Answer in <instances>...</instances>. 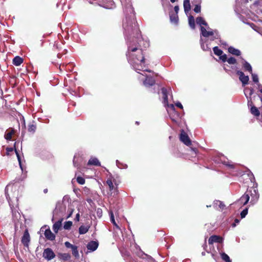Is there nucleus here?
<instances>
[{
	"instance_id": "34",
	"label": "nucleus",
	"mask_w": 262,
	"mask_h": 262,
	"mask_svg": "<svg viewBox=\"0 0 262 262\" xmlns=\"http://www.w3.org/2000/svg\"><path fill=\"white\" fill-rule=\"evenodd\" d=\"M226 61H227L228 63L230 64H234L236 63V60L234 57H231L229 58H227V60Z\"/></svg>"
},
{
	"instance_id": "23",
	"label": "nucleus",
	"mask_w": 262,
	"mask_h": 262,
	"mask_svg": "<svg viewBox=\"0 0 262 262\" xmlns=\"http://www.w3.org/2000/svg\"><path fill=\"white\" fill-rule=\"evenodd\" d=\"M161 91H162V93L163 94V99H164V101H163L164 103V104L168 103V96H167V90L165 88H162Z\"/></svg>"
},
{
	"instance_id": "20",
	"label": "nucleus",
	"mask_w": 262,
	"mask_h": 262,
	"mask_svg": "<svg viewBox=\"0 0 262 262\" xmlns=\"http://www.w3.org/2000/svg\"><path fill=\"white\" fill-rule=\"evenodd\" d=\"M183 6L185 13L187 14L191 9L189 0H184Z\"/></svg>"
},
{
	"instance_id": "15",
	"label": "nucleus",
	"mask_w": 262,
	"mask_h": 262,
	"mask_svg": "<svg viewBox=\"0 0 262 262\" xmlns=\"http://www.w3.org/2000/svg\"><path fill=\"white\" fill-rule=\"evenodd\" d=\"M98 246V243L95 241H91L87 245V248L92 251H94L97 249Z\"/></svg>"
},
{
	"instance_id": "48",
	"label": "nucleus",
	"mask_w": 262,
	"mask_h": 262,
	"mask_svg": "<svg viewBox=\"0 0 262 262\" xmlns=\"http://www.w3.org/2000/svg\"><path fill=\"white\" fill-rule=\"evenodd\" d=\"M6 150L8 152H11L13 151V148L10 147V148H7Z\"/></svg>"
},
{
	"instance_id": "8",
	"label": "nucleus",
	"mask_w": 262,
	"mask_h": 262,
	"mask_svg": "<svg viewBox=\"0 0 262 262\" xmlns=\"http://www.w3.org/2000/svg\"><path fill=\"white\" fill-rule=\"evenodd\" d=\"M106 184L108 186L110 192L108 194L111 195H115L117 194L116 188L114 187L111 179H108L106 181Z\"/></svg>"
},
{
	"instance_id": "1",
	"label": "nucleus",
	"mask_w": 262,
	"mask_h": 262,
	"mask_svg": "<svg viewBox=\"0 0 262 262\" xmlns=\"http://www.w3.org/2000/svg\"><path fill=\"white\" fill-rule=\"evenodd\" d=\"M123 27L125 30V35L129 34L130 32L136 33L137 34V41L133 39L132 41H128V49L126 53V56L130 64L134 67L135 70L144 71L143 70L145 63L144 57L143 54V51L141 48V42L143 41L141 38H139L140 31L135 21H127L126 25L124 23Z\"/></svg>"
},
{
	"instance_id": "50",
	"label": "nucleus",
	"mask_w": 262,
	"mask_h": 262,
	"mask_svg": "<svg viewBox=\"0 0 262 262\" xmlns=\"http://www.w3.org/2000/svg\"><path fill=\"white\" fill-rule=\"evenodd\" d=\"M168 106L170 107V108H171L172 109H173L174 108V105L172 104L168 105Z\"/></svg>"
},
{
	"instance_id": "49",
	"label": "nucleus",
	"mask_w": 262,
	"mask_h": 262,
	"mask_svg": "<svg viewBox=\"0 0 262 262\" xmlns=\"http://www.w3.org/2000/svg\"><path fill=\"white\" fill-rule=\"evenodd\" d=\"M72 213H73V210H72L71 211L70 213H69V214L68 215L67 218L70 217L71 216V215H72Z\"/></svg>"
},
{
	"instance_id": "35",
	"label": "nucleus",
	"mask_w": 262,
	"mask_h": 262,
	"mask_svg": "<svg viewBox=\"0 0 262 262\" xmlns=\"http://www.w3.org/2000/svg\"><path fill=\"white\" fill-rule=\"evenodd\" d=\"M110 216H111V222L113 224V225L114 226H115V227L117 228H119V226H118V225L116 224V223L115 222L113 213L112 211L110 212Z\"/></svg>"
},
{
	"instance_id": "58",
	"label": "nucleus",
	"mask_w": 262,
	"mask_h": 262,
	"mask_svg": "<svg viewBox=\"0 0 262 262\" xmlns=\"http://www.w3.org/2000/svg\"><path fill=\"white\" fill-rule=\"evenodd\" d=\"M202 255H205V252H203L202 253Z\"/></svg>"
},
{
	"instance_id": "59",
	"label": "nucleus",
	"mask_w": 262,
	"mask_h": 262,
	"mask_svg": "<svg viewBox=\"0 0 262 262\" xmlns=\"http://www.w3.org/2000/svg\"><path fill=\"white\" fill-rule=\"evenodd\" d=\"M235 226H236L235 224H233V227H235Z\"/></svg>"
},
{
	"instance_id": "60",
	"label": "nucleus",
	"mask_w": 262,
	"mask_h": 262,
	"mask_svg": "<svg viewBox=\"0 0 262 262\" xmlns=\"http://www.w3.org/2000/svg\"><path fill=\"white\" fill-rule=\"evenodd\" d=\"M145 71H148V72H151L150 70H146Z\"/></svg>"
},
{
	"instance_id": "7",
	"label": "nucleus",
	"mask_w": 262,
	"mask_h": 262,
	"mask_svg": "<svg viewBox=\"0 0 262 262\" xmlns=\"http://www.w3.org/2000/svg\"><path fill=\"white\" fill-rule=\"evenodd\" d=\"M180 139V140L185 145L187 146L191 145V140H190L187 134L184 130L181 132Z\"/></svg>"
},
{
	"instance_id": "19",
	"label": "nucleus",
	"mask_w": 262,
	"mask_h": 262,
	"mask_svg": "<svg viewBox=\"0 0 262 262\" xmlns=\"http://www.w3.org/2000/svg\"><path fill=\"white\" fill-rule=\"evenodd\" d=\"M89 165L100 166V163L96 158H91L88 161Z\"/></svg>"
},
{
	"instance_id": "9",
	"label": "nucleus",
	"mask_w": 262,
	"mask_h": 262,
	"mask_svg": "<svg viewBox=\"0 0 262 262\" xmlns=\"http://www.w3.org/2000/svg\"><path fill=\"white\" fill-rule=\"evenodd\" d=\"M142 75L146 77L145 80L143 81L144 85L146 86H150L153 85L155 83V79L151 76H148L144 74H142Z\"/></svg>"
},
{
	"instance_id": "39",
	"label": "nucleus",
	"mask_w": 262,
	"mask_h": 262,
	"mask_svg": "<svg viewBox=\"0 0 262 262\" xmlns=\"http://www.w3.org/2000/svg\"><path fill=\"white\" fill-rule=\"evenodd\" d=\"M248 208H246L241 213V216L242 219L244 218L248 213Z\"/></svg>"
},
{
	"instance_id": "12",
	"label": "nucleus",
	"mask_w": 262,
	"mask_h": 262,
	"mask_svg": "<svg viewBox=\"0 0 262 262\" xmlns=\"http://www.w3.org/2000/svg\"><path fill=\"white\" fill-rule=\"evenodd\" d=\"M223 242V239L219 236L212 235L208 239V243L209 245H211L214 243H221Z\"/></svg>"
},
{
	"instance_id": "53",
	"label": "nucleus",
	"mask_w": 262,
	"mask_h": 262,
	"mask_svg": "<svg viewBox=\"0 0 262 262\" xmlns=\"http://www.w3.org/2000/svg\"><path fill=\"white\" fill-rule=\"evenodd\" d=\"M43 192H44V193H47L48 192V189H45L43 190Z\"/></svg>"
},
{
	"instance_id": "22",
	"label": "nucleus",
	"mask_w": 262,
	"mask_h": 262,
	"mask_svg": "<svg viewBox=\"0 0 262 262\" xmlns=\"http://www.w3.org/2000/svg\"><path fill=\"white\" fill-rule=\"evenodd\" d=\"M23 62V59L19 56H16L13 59V63L16 66H20Z\"/></svg>"
},
{
	"instance_id": "33",
	"label": "nucleus",
	"mask_w": 262,
	"mask_h": 262,
	"mask_svg": "<svg viewBox=\"0 0 262 262\" xmlns=\"http://www.w3.org/2000/svg\"><path fill=\"white\" fill-rule=\"evenodd\" d=\"M251 27L257 32L261 34V29L260 27H258L256 26V25L254 24H251Z\"/></svg>"
},
{
	"instance_id": "17",
	"label": "nucleus",
	"mask_w": 262,
	"mask_h": 262,
	"mask_svg": "<svg viewBox=\"0 0 262 262\" xmlns=\"http://www.w3.org/2000/svg\"><path fill=\"white\" fill-rule=\"evenodd\" d=\"M45 237L50 241H53L55 239V235L51 232L50 229L46 230L45 232Z\"/></svg>"
},
{
	"instance_id": "62",
	"label": "nucleus",
	"mask_w": 262,
	"mask_h": 262,
	"mask_svg": "<svg viewBox=\"0 0 262 262\" xmlns=\"http://www.w3.org/2000/svg\"><path fill=\"white\" fill-rule=\"evenodd\" d=\"M257 2H255V3H254V5H256V4H257Z\"/></svg>"
},
{
	"instance_id": "24",
	"label": "nucleus",
	"mask_w": 262,
	"mask_h": 262,
	"mask_svg": "<svg viewBox=\"0 0 262 262\" xmlns=\"http://www.w3.org/2000/svg\"><path fill=\"white\" fill-rule=\"evenodd\" d=\"M58 257L63 260H68L71 258V255L69 253H59Z\"/></svg>"
},
{
	"instance_id": "27",
	"label": "nucleus",
	"mask_w": 262,
	"mask_h": 262,
	"mask_svg": "<svg viewBox=\"0 0 262 262\" xmlns=\"http://www.w3.org/2000/svg\"><path fill=\"white\" fill-rule=\"evenodd\" d=\"M88 228L84 226H81L79 228V232L80 234L86 233L88 231Z\"/></svg>"
},
{
	"instance_id": "29",
	"label": "nucleus",
	"mask_w": 262,
	"mask_h": 262,
	"mask_svg": "<svg viewBox=\"0 0 262 262\" xmlns=\"http://www.w3.org/2000/svg\"><path fill=\"white\" fill-rule=\"evenodd\" d=\"M170 21L173 23H177L178 21V16L177 14H171L170 15Z\"/></svg>"
},
{
	"instance_id": "2",
	"label": "nucleus",
	"mask_w": 262,
	"mask_h": 262,
	"mask_svg": "<svg viewBox=\"0 0 262 262\" xmlns=\"http://www.w3.org/2000/svg\"><path fill=\"white\" fill-rule=\"evenodd\" d=\"M201 31L202 35L204 37H208L209 36H212V38H211V40H212L218 39L220 37V35L216 30L207 31L204 27L201 26Z\"/></svg>"
},
{
	"instance_id": "51",
	"label": "nucleus",
	"mask_w": 262,
	"mask_h": 262,
	"mask_svg": "<svg viewBox=\"0 0 262 262\" xmlns=\"http://www.w3.org/2000/svg\"><path fill=\"white\" fill-rule=\"evenodd\" d=\"M129 11H130V12L133 11V8L131 7V6H129Z\"/></svg>"
},
{
	"instance_id": "18",
	"label": "nucleus",
	"mask_w": 262,
	"mask_h": 262,
	"mask_svg": "<svg viewBox=\"0 0 262 262\" xmlns=\"http://www.w3.org/2000/svg\"><path fill=\"white\" fill-rule=\"evenodd\" d=\"M62 220L63 219H61L54 224L53 226V230L55 233H57L59 229L61 227Z\"/></svg>"
},
{
	"instance_id": "26",
	"label": "nucleus",
	"mask_w": 262,
	"mask_h": 262,
	"mask_svg": "<svg viewBox=\"0 0 262 262\" xmlns=\"http://www.w3.org/2000/svg\"><path fill=\"white\" fill-rule=\"evenodd\" d=\"M188 22H189V25L190 27L193 29H194L195 28V21H194L193 16H192V15H190L188 17Z\"/></svg>"
},
{
	"instance_id": "47",
	"label": "nucleus",
	"mask_w": 262,
	"mask_h": 262,
	"mask_svg": "<svg viewBox=\"0 0 262 262\" xmlns=\"http://www.w3.org/2000/svg\"><path fill=\"white\" fill-rule=\"evenodd\" d=\"M79 217H80L79 214L77 213L76 214V215L75 220L76 221H79Z\"/></svg>"
},
{
	"instance_id": "40",
	"label": "nucleus",
	"mask_w": 262,
	"mask_h": 262,
	"mask_svg": "<svg viewBox=\"0 0 262 262\" xmlns=\"http://www.w3.org/2000/svg\"><path fill=\"white\" fill-rule=\"evenodd\" d=\"M252 78L253 80V81L255 83H258V76L256 74H253L252 73Z\"/></svg>"
},
{
	"instance_id": "5",
	"label": "nucleus",
	"mask_w": 262,
	"mask_h": 262,
	"mask_svg": "<svg viewBox=\"0 0 262 262\" xmlns=\"http://www.w3.org/2000/svg\"><path fill=\"white\" fill-rule=\"evenodd\" d=\"M43 257L48 260H50L55 257V254L51 248H48L44 250Z\"/></svg>"
},
{
	"instance_id": "3",
	"label": "nucleus",
	"mask_w": 262,
	"mask_h": 262,
	"mask_svg": "<svg viewBox=\"0 0 262 262\" xmlns=\"http://www.w3.org/2000/svg\"><path fill=\"white\" fill-rule=\"evenodd\" d=\"M245 193L248 194L249 200L250 198H251L250 203H254L259 198L257 189L254 187H250L248 188Z\"/></svg>"
},
{
	"instance_id": "61",
	"label": "nucleus",
	"mask_w": 262,
	"mask_h": 262,
	"mask_svg": "<svg viewBox=\"0 0 262 262\" xmlns=\"http://www.w3.org/2000/svg\"><path fill=\"white\" fill-rule=\"evenodd\" d=\"M136 123L137 124H139V122H138V121H137V122H136Z\"/></svg>"
},
{
	"instance_id": "43",
	"label": "nucleus",
	"mask_w": 262,
	"mask_h": 262,
	"mask_svg": "<svg viewBox=\"0 0 262 262\" xmlns=\"http://www.w3.org/2000/svg\"><path fill=\"white\" fill-rule=\"evenodd\" d=\"M64 245L67 248H71V249L75 247V245L71 244L69 242H65Z\"/></svg>"
},
{
	"instance_id": "54",
	"label": "nucleus",
	"mask_w": 262,
	"mask_h": 262,
	"mask_svg": "<svg viewBox=\"0 0 262 262\" xmlns=\"http://www.w3.org/2000/svg\"><path fill=\"white\" fill-rule=\"evenodd\" d=\"M235 222L236 223H239V220H237V219H235Z\"/></svg>"
},
{
	"instance_id": "45",
	"label": "nucleus",
	"mask_w": 262,
	"mask_h": 262,
	"mask_svg": "<svg viewBox=\"0 0 262 262\" xmlns=\"http://www.w3.org/2000/svg\"><path fill=\"white\" fill-rule=\"evenodd\" d=\"M176 105L180 108H182V109L183 108V106H182V104L179 102H177L176 103Z\"/></svg>"
},
{
	"instance_id": "41",
	"label": "nucleus",
	"mask_w": 262,
	"mask_h": 262,
	"mask_svg": "<svg viewBox=\"0 0 262 262\" xmlns=\"http://www.w3.org/2000/svg\"><path fill=\"white\" fill-rule=\"evenodd\" d=\"M15 153H16V156L17 158V160L19 162V166H20V168L23 170L21 163V160H20V155H19L18 151L16 150V149H15Z\"/></svg>"
},
{
	"instance_id": "57",
	"label": "nucleus",
	"mask_w": 262,
	"mask_h": 262,
	"mask_svg": "<svg viewBox=\"0 0 262 262\" xmlns=\"http://www.w3.org/2000/svg\"><path fill=\"white\" fill-rule=\"evenodd\" d=\"M259 97L260 101L262 102V97L259 96Z\"/></svg>"
},
{
	"instance_id": "16",
	"label": "nucleus",
	"mask_w": 262,
	"mask_h": 262,
	"mask_svg": "<svg viewBox=\"0 0 262 262\" xmlns=\"http://www.w3.org/2000/svg\"><path fill=\"white\" fill-rule=\"evenodd\" d=\"M251 104L252 102H251V104L249 103V102H248V105L251 106L250 112L251 114L255 117H258L260 115L258 109L255 106L252 105Z\"/></svg>"
},
{
	"instance_id": "21",
	"label": "nucleus",
	"mask_w": 262,
	"mask_h": 262,
	"mask_svg": "<svg viewBox=\"0 0 262 262\" xmlns=\"http://www.w3.org/2000/svg\"><path fill=\"white\" fill-rule=\"evenodd\" d=\"M228 51L230 53L236 56H239L241 53L239 50L236 49L233 47H229Z\"/></svg>"
},
{
	"instance_id": "63",
	"label": "nucleus",
	"mask_w": 262,
	"mask_h": 262,
	"mask_svg": "<svg viewBox=\"0 0 262 262\" xmlns=\"http://www.w3.org/2000/svg\"><path fill=\"white\" fill-rule=\"evenodd\" d=\"M147 45L148 46V43L147 42H146Z\"/></svg>"
},
{
	"instance_id": "42",
	"label": "nucleus",
	"mask_w": 262,
	"mask_h": 262,
	"mask_svg": "<svg viewBox=\"0 0 262 262\" xmlns=\"http://www.w3.org/2000/svg\"><path fill=\"white\" fill-rule=\"evenodd\" d=\"M12 132H10L5 135V139L7 140H10L12 138Z\"/></svg>"
},
{
	"instance_id": "32",
	"label": "nucleus",
	"mask_w": 262,
	"mask_h": 262,
	"mask_svg": "<svg viewBox=\"0 0 262 262\" xmlns=\"http://www.w3.org/2000/svg\"><path fill=\"white\" fill-rule=\"evenodd\" d=\"M72 254L75 257H78L79 255L77 250V247L75 246V247L72 249Z\"/></svg>"
},
{
	"instance_id": "38",
	"label": "nucleus",
	"mask_w": 262,
	"mask_h": 262,
	"mask_svg": "<svg viewBox=\"0 0 262 262\" xmlns=\"http://www.w3.org/2000/svg\"><path fill=\"white\" fill-rule=\"evenodd\" d=\"M77 182L81 184V185H83L85 183V180L84 178H83L82 177H78L77 178Z\"/></svg>"
},
{
	"instance_id": "36",
	"label": "nucleus",
	"mask_w": 262,
	"mask_h": 262,
	"mask_svg": "<svg viewBox=\"0 0 262 262\" xmlns=\"http://www.w3.org/2000/svg\"><path fill=\"white\" fill-rule=\"evenodd\" d=\"M36 127L33 124H30L28 126V131L30 132L34 133L36 130Z\"/></svg>"
},
{
	"instance_id": "4",
	"label": "nucleus",
	"mask_w": 262,
	"mask_h": 262,
	"mask_svg": "<svg viewBox=\"0 0 262 262\" xmlns=\"http://www.w3.org/2000/svg\"><path fill=\"white\" fill-rule=\"evenodd\" d=\"M236 73L239 76V80L241 81L243 86H245L248 84L249 81V76L245 75L244 72L240 70H237Z\"/></svg>"
},
{
	"instance_id": "52",
	"label": "nucleus",
	"mask_w": 262,
	"mask_h": 262,
	"mask_svg": "<svg viewBox=\"0 0 262 262\" xmlns=\"http://www.w3.org/2000/svg\"><path fill=\"white\" fill-rule=\"evenodd\" d=\"M253 90H251L250 92V95H251L253 94Z\"/></svg>"
},
{
	"instance_id": "25",
	"label": "nucleus",
	"mask_w": 262,
	"mask_h": 262,
	"mask_svg": "<svg viewBox=\"0 0 262 262\" xmlns=\"http://www.w3.org/2000/svg\"><path fill=\"white\" fill-rule=\"evenodd\" d=\"M196 24L200 25H203L205 26H207L208 24L205 21V20L203 19L202 17H198L196 19Z\"/></svg>"
},
{
	"instance_id": "55",
	"label": "nucleus",
	"mask_w": 262,
	"mask_h": 262,
	"mask_svg": "<svg viewBox=\"0 0 262 262\" xmlns=\"http://www.w3.org/2000/svg\"><path fill=\"white\" fill-rule=\"evenodd\" d=\"M177 0H170L171 2V3H174L176 1H177Z\"/></svg>"
},
{
	"instance_id": "14",
	"label": "nucleus",
	"mask_w": 262,
	"mask_h": 262,
	"mask_svg": "<svg viewBox=\"0 0 262 262\" xmlns=\"http://www.w3.org/2000/svg\"><path fill=\"white\" fill-rule=\"evenodd\" d=\"M242 64L244 70L247 71L250 73L252 74V68L249 63H248L244 59L242 58Z\"/></svg>"
},
{
	"instance_id": "30",
	"label": "nucleus",
	"mask_w": 262,
	"mask_h": 262,
	"mask_svg": "<svg viewBox=\"0 0 262 262\" xmlns=\"http://www.w3.org/2000/svg\"><path fill=\"white\" fill-rule=\"evenodd\" d=\"M72 222L71 221L66 222L64 224L63 228L66 230H69L72 226Z\"/></svg>"
},
{
	"instance_id": "13",
	"label": "nucleus",
	"mask_w": 262,
	"mask_h": 262,
	"mask_svg": "<svg viewBox=\"0 0 262 262\" xmlns=\"http://www.w3.org/2000/svg\"><path fill=\"white\" fill-rule=\"evenodd\" d=\"M249 196L248 194L245 193L240 198V199L237 201V203L239 205H245L249 202Z\"/></svg>"
},
{
	"instance_id": "31",
	"label": "nucleus",
	"mask_w": 262,
	"mask_h": 262,
	"mask_svg": "<svg viewBox=\"0 0 262 262\" xmlns=\"http://www.w3.org/2000/svg\"><path fill=\"white\" fill-rule=\"evenodd\" d=\"M221 257L226 262H231L230 257L227 254H226L225 253H222L221 254Z\"/></svg>"
},
{
	"instance_id": "11",
	"label": "nucleus",
	"mask_w": 262,
	"mask_h": 262,
	"mask_svg": "<svg viewBox=\"0 0 262 262\" xmlns=\"http://www.w3.org/2000/svg\"><path fill=\"white\" fill-rule=\"evenodd\" d=\"M30 241V235L27 230H26L22 237L21 242L25 247H28Z\"/></svg>"
},
{
	"instance_id": "44",
	"label": "nucleus",
	"mask_w": 262,
	"mask_h": 262,
	"mask_svg": "<svg viewBox=\"0 0 262 262\" xmlns=\"http://www.w3.org/2000/svg\"><path fill=\"white\" fill-rule=\"evenodd\" d=\"M76 156H74V159H73V164L75 167H78V165L76 163Z\"/></svg>"
},
{
	"instance_id": "6",
	"label": "nucleus",
	"mask_w": 262,
	"mask_h": 262,
	"mask_svg": "<svg viewBox=\"0 0 262 262\" xmlns=\"http://www.w3.org/2000/svg\"><path fill=\"white\" fill-rule=\"evenodd\" d=\"M214 53L220 57V59L223 61L225 62L227 60V55L226 54H223V52L222 50L220 49L217 47H215L213 48Z\"/></svg>"
},
{
	"instance_id": "37",
	"label": "nucleus",
	"mask_w": 262,
	"mask_h": 262,
	"mask_svg": "<svg viewBox=\"0 0 262 262\" xmlns=\"http://www.w3.org/2000/svg\"><path fill=\"white\" fill-rule=\"evenodd\" d=\"M214 204L218 205L219 207L222 210L223 209L225 206V205L220 201H216Z\"/></svg>"
},
{
	"instance_id": "28",
	"label": "nucleus",
	"mask_w": 262,
	"mask_h": 262,
	"mask_svg": "<svg viewBox=\"0 0 262 262\" xmlns=\"http://www.w3.org/2000/svg\"><path fill=\"white\" fill-rule=\"evenodd\" d=\"M201 0H199L198 4L195 5L193 10L195 13H199L201 12Z\"/></svg>"
},
{
	"instance_id": "46",
	"label": "nucleus",
	"mask_w": 262,
	"mask_h": 262,
	"mask_svg": "<svg viewBox=\"0 0 262 262\" xmlns=\"http://www.w3.org/2000/svg\"><path fill=\"white\" fill-rule=\"evenodd\" d=\"M174 11L176 12V13L177 14L178 13V11L179 10V7L178 6H174Z\"/></svg>"
},
{
	"instance_id": "56",
	"label": "nucleus",
	"mask_w": 262,
	"mask_h": 262,
	"mask_svg": "<svg viewBox=\"0 0 262 262\" xmlns=\"http://www.w3.org/2000/svg\"><path fill=\"white\" fill-rule=\"evenodd\" d=\"M259 92H260L261 93H262V89H259Z\"/></svg>"
},
{
	"instance_id": "10",
	"label": "nucleus",
	"mask_w": 262,
	"mask_h": 262,
	"mask_svg": "<svg viewBox=\"0 0 262 262\" xmlns=\"http://www.w3.org/2000/svg\"><path fill=\"white\" fill-rule=\"evenodd\" d=\"M66 211V207L65 206L60 202H58L56 204V208L54 210L55 213H59L61 214V215H63V214Z\"/></svg>"
}]
</instances>
